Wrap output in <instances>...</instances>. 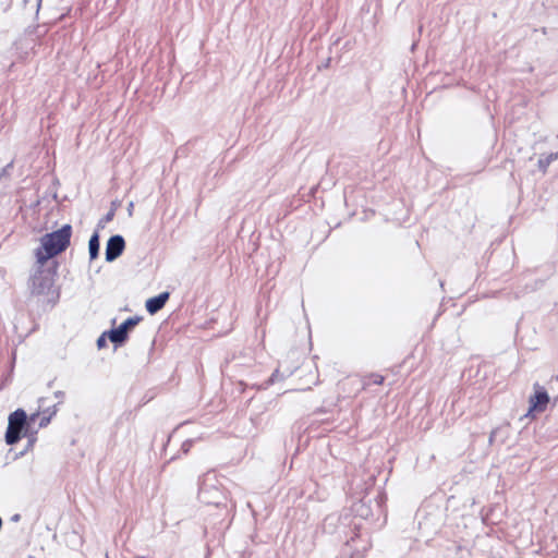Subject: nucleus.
<instances>
[{"mask_svg": "<svg viewBox=\"0 0 558 558\" xmlns=\"http://www.w3.org/2000/svg\"><path fill=\"white\" fill-rule=\"evenodd\" d=\"M169 299V293L168 292H163V293H160L159 295L157 296H154V298H150L146 301V310L149 314H155L157 313L158 311H160L167 300Z\"/></svg>", "mask_w": 558, "mask_h": 558, "instance_id": "nucleus-7", "label": "nucleus"}, {"mask_svg": "<svg viewBox=\"0 0 558 558\" xmlns=\"http://www.w3.org/2000/svg\"><path fill=\"white\" fill-rule=\"evenodd\" d=\"M106 333H104L102 336H100L97 340V347L98 349H102L106 347L107 342H106V338H105Z\"/></svg>", "mask_w": 558, "mask_h": 558, "instance_id": "nucleus-11", "label": "nucleus"}, {"mask_svg": "<svg viewBox=\"0 0 558 558\" xmlns=\"http://www.w3.org/2000/svg\"><path fill=\"white\" fill-rule=\"evenodd\" d=\"M124 247L125 242L121 235L111 236L106 245V260L109 263L116 260L123 253Z\"/></svg>", "mask_w": 558, "mask_h": 558, "instance_id": "nucleus-6", "label": "nucleus"}, {"mask_svg": "<svg viewBox=\"0 0 558 558\" xmlns=\"http://www.w3.org/2000/svg\"><path fill=\"white\" fill-rule=\"evenodd\" d=\"M37 414L38 417H36V421L39 420L38 427L43 428L50 423L51 417L56 414V410L51 411L49 414H47L46 412L43 415H40L39 413Z\"/></svg>", "mask_w": 558, "mask_h": 558, "instance_id": "nucleus-10", "label": "nucleus"}, {"mask_svg": "<svg viewBox=\"0 0 558 558\" xmlns=\"http://www.w3.org/2000/svg\"><path fill=\"white\" fill-rule=\"evenodd\" d=\"M140 322L137 317H130L124 323H122L117 329H112L108 332L109 339L116 343L121 344L128 338V331L136 326Z\"/></svg>", "mask_w": 558, "mask_h": 558, "instance_id": "nucleus-5", "label": "nucleus"}, {"mask_svg": "<svg viewBox=\"0 0 558 558\" xmlns=\"http://www.w3.org/2000/svg\"><path fill=\"white\" fill-rule=\"evenodd\" d=\"M38 417L37 413H33L27 416L26 412L22 409H17L12 412L8 418V428L5 432V441L8 445L16 444L22 436L34 437L37 429L33 428V424Z\"/></svg>", "mask_w": 558, "mask_h": 558, "instance_id": "nucleus-2", "label": "nucleus"}, {"mask_svg": "<svg viewBox=\"0 0 558 558\" xmlns=\"http://www.w3.org/2000/svg\"><path fill=\"white\" fill-rule=\"evenodd\" d=\"M558 158V153H550L548 155L542 156L538 159V167L543 172H546L548 166Z\"/></svg>", "mask_w": 558, "mask_h": 558, "instance_id": "nucleus-9", "label": "nucleus"}, {"mask_svg": "<svg viewBox=\"0 0 558 558\" xmlns=\"http://www.w3.org/2000/svg\"><path fill=\"white\" fill-rule=\"evenodd\" d=\"M56 277L54 267L40 266L36 263V270L32 276V291L38 295L48 294Z\"/></svg>", "mask_w": 558, "mask_h": 558, "instance_id": "nucleus-3", "label": "nucleus"}, {"mask_svg": "<svg viewBox=\"0 0 558 558\" xmlns=\"http://www.w3.org/2000/svg\"><path fill=\"white\" fill-rule=\"evenodd\" d=\"M71 226L45 234L40 239V246L35 251L36 263L45 266L49 259L63 252L70 244Z\"/></svg>", "mask_w": 558, "mask_h": 558, "instance_id": "nucleus-1", "label": "nucleus"}, {"mask_svg": "<svg viewBox=\"0 0 558 558\" xmlns=\"http://www.w3.org/2000/svg\"><path fill=\"white\" fill-rule=\"evenodd\" d=\"M88 251L90 259H95L98 256L99 252V236L98 233H94L89 239Z\"/></svg>", "mask_w": 558, "mask_h": 558, "instance_id": "nucleus-8", "label": "nucleus"}, {"mask_svg": "<svg viewBox=\"0 0 558 558\" xmlns=\"http://www.w3.org/2000/svg\"><path fill=\"white\" fill-rule=\"evenodd\" d=\"M548 402L549 396L546 390L537 384L534 385V395L530 397V407L526 416H533L534 412L545 411Z\"/></svg>", "mask_w": 558, "mask_h": 558, "instance_id": "nucleus-4", "label": "nucleus"}, {"mask_svg": "<svg viewBox=\"0 0 558 558\" xmlns=\"http://www.w3.org/2000/svg\"><path fill=\"white\" fill-rule=\"evenodd\" d=\"M372 378L373 383L377 385H380L384 381V377L381 375H373Z\"/></svg>", "mask_w": 558, "mask_h": 558, "instance_id": "nucleus-12", "label": "nucleus"}]
</instances>
